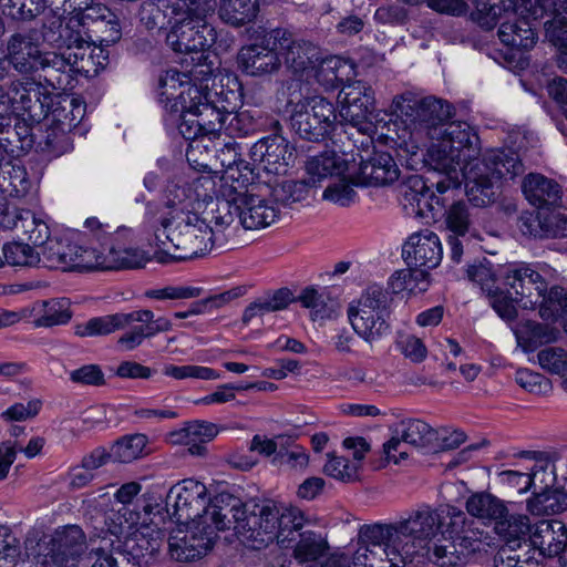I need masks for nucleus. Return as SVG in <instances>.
<instances>
[{"label": "nucleus", "instance_id": "5701e85b", "mask_svg": "<svg viewBox=\"0 0 567 567\" xmlns=\"http://www.w3.org/2000/svg\"><path fill=\"white\" fill-rule=\"evenodd\" d=\"M402 256L409 267L429 270L437 267L443 257L439 236L429 229L410 235L403 245Z\"/></svg>", "mask_w": 567, "mask_h": 567}, {"label": "nucleus", "instance_id": "ddd939ff", "mask_svg": "<svg viewBox=\"0 0 567 567\" xmlns=\"http://www.w3.org/2000/svg\"><path fill=\"white\" fill-rule=\"evenodd\" d=\"M85 535L76 525L54 530L35 558L38 567H76L85 553Z\"/></svg>", "mask_w": 567, "mask_h": 567}, {"label": "nucleus", "instance_id": "8fccbe9b", "mask_svg": "<svg viewBox=\"0 0 567 567\" xmlns=\"http://www.w3.org/2000/svg\"><path fill=\"white\" fill-rule=\"evenodd\" d=\"M539 10L554 14L551 20L545 22L546 37L559 49H567V19L559 14L560 10L567 9L564 1L559 7L555 0H537Z\"/></svg>", "mask_w": 567, "mask_h": 567}, {"label": "nucleus", "instance_id": "a18cd8bd", "mask_svg": "<svg viewBox=\"0 0 567 567\" xmlns=\"http://www.w3.org/2000/svg\"><path fill=\"white\" fill-rule=\"evenodd\" d=\"M13 229L21 233L24 236V239L35 246L49 244L50 228L47 221L41 217H38L32 210H18L14 216Z\"/></svg>", "mask_w": 567, "mask_h": 567}, {"label": "nucleus", "instance_id": "2eb2a0df", "mask_svg": "<svg viewBox=\"0 0 567 567\" xmlns=\"http://www.w3.org/2000/svg\"><path fill=\"white\" fill-rule=\"evenodd\" d=\"M436 435V431L421 420H402L392 427V436L383 444V455L388 462L400 464L408 458L410 447L430 446Z\"/></svg>", "mask_w": 567, "mask_h": 567}, {"label": "nucleus", "instance_id": "4be33fe9", "mask_svg": "<svg viewBox=\"0 0 567 567\" xmlns=\"http://www.w3.org/2000/svg\"><path fill=\"white\" fill-rule=\"evenodd\" d=\"M8 60L20 73H32L51 65V53H42L37 33L12 34L8 41Z\"/></svg>", "mask_w": 567, "mask_h": 567}, {"label": "nucleus", "instance_id": "58836bf2", "mask_svg": "<svg viewBox=\"0 0 567 567\" xmlns=\"http://www.w3.org/2000/svg\"><path fill=\"white\" fill-rule=\"evenodd\" d=\"M517 343L525 352L534 351L538 347L555 342L559 339L560 331L548 323L534 320L520 321L514 330Z\"/></svg>", "mask_w": 567, "mask_h": 567}, {"label": "nucleus", "instance_id": "f03ea898", "mask_svg": "<svg viewBox=\"0 0 567 567\" xmlns=\"http://www.w3.org/2000/svg\"><path fill=\"white\" fill-rule=\"evenodd\" d=\"M210 523L178 524L168 538L173 559L188 561L205 555L213 546L218 532L230 528L248 548L260 550L274 539L282 545L292 540V530L300 527L301 514L292 508L275 504H254L250 509L234 495L219 493L206 512Z\"/></svg>", "mask_w": 567, "mask_h": 567}, {"label": "nucleus", "instance_id": "f3484780", "mask_svg": "<svg viewBox=\"0 0 567 567\" xmlns=\"http://www.w3.org/2000/svg\"><path fill=\"white\" fill-rule=\"evenodd\" d=\"M340 117L360 133L370 134L373 125L370 115L374 109V94L370 86L361 81L344 85L339 92Z\"/></svg>", "mask_w": 567, "mask_h": 567}, {"label": "nucleus", "instance_id": "4468645a", "mask_svg": "<svg viewBox=\"0 0 567 567\" xmlns=\"http://www.w3.org/2000/svg\"><path fill=\"white\" fill-rule=\"evenodd\" d=\"M59 22L56 41L64 45V50L60 53H51V65L56 69H62L65 65L76 72L89 73V64L92 58L90 42L82 34L81 20L79 14L70 16L66 18L65 23L60 18L51 22V28Z\"/></svg>", "mask_w": 567, "mask_h": 567}, {"label": "nucleus", "instance_id": "f8f14e48", "mask_svg": "<svg viewBox=\"0 0 567 567\" xmlns=\"http://www.w3.org/2000/svg\"><path fill=\"white\" fill-rule=\"evenodd\" d=\"M215 502V496L209 499L207 487L204 483L185 478L172 486L167 494V506H171L172 515L178 524L210 523L206 512Z\"/></svg>", "mask_w": 567, "mask_h": 567}, {"label": "nucleus", "instance_id": "a19ab883", "mask_svg": "<svg viewBox=\"0 0 567 567\" xmlns=\"http://www.w3.org/2000/svg\"><path fill=\"white\" fill-rule=\"evenodd\" d=\"M30 315L35 327L50 328L65 324L72 318L70 301L65 298L42 300L33 303Z\"/></svg>", "mask_w": 567, "mask_h": 567}, {"label": "nucleus", "instance_id": "9b49d317", "mask_svg": "<svg viewBox=\"0 0 567 567\" xmlns=\"http://www.w3.org/2000/svg\"><path fill=\"white\" fill-rule=\"evenodd\" d=\"M337 113L334 105L323 96H311L291 105V128L301 138L320 141L334 128Z\"/></svg>", "mask_w": 567, "mask_h": 567}, {"label": "nucleus", "instance_id": "0e129e2a", "mask_svg": "<svg viewBox=\"0 0 567 567\" xmlns=\"http://www.w3.org/2000/svg\"><path fill=\"white\" fill-rule=\"evenodd\" d=\"M323 472L328 476L341 482H353L359 477V466L357 463H352L334 454H328V461L323 466Z\"/></svg>", "mask_w": 567, "mask_h": 567}, {"label": "nucleus", "instance_id": "ea45409f", "mask_svg": "<svg viewBox=\"0 0 567 567\" xmlns=\"http://www.w3.org/2000/svg\"><path fill=\"white\" fill-rule=\"evenodd\" d=\"M219 433L218 426L206 421H194L187 423L183 429L172 432L171 439L174 443H183L188 446L193 455L205 453V443L212 441Z\"/></svg>", "mask_w": 567, "mask_h": 567}, {"label": "nucleus", "instance_id": "39448f33", "mask_svg": "<svg viewBox=\"0 0 567 567\" xmlns=\"http://www.w3.org/2000/svg\"><path fill=\"white\" fill-rule=\"evenodd\" d=\"M427 523L408 518L393 524L364 525L358 534L352 557L354 567H404L426 549L419 533L429 530Z\"/></svg>", "mask_w": 567, "mask_h": 567}, {"label": "nucleus", "instance_id": "72a5a7b5", "mask_svg": "<svg viewBox=\"0 0 567 567\" xmlns=\"http://www.w3.org/2000/svg\"><path fill=\"white\" fill-rule=\"evenodd\" d=\"M81 20V29L85 27L86 21H91L87 29L96 34V41L100 43L112 44L121 38V24L117 16L109 8L102 4L85 6Z\"/></svg>", "mask_w": 567, "mask_h": 567}, {"label": "nucleus", "instance_id": "6e6552de", "mask_svg": "<svg viewBox=\"0 0 567 567\" xmlns=\"http://www.w3.org/2000/svg\"><path fill=\"white\" fill-rule=\"evenodd\" d=\"M391 293L379 285L365 288L347 308L354 333L372 344L390 332Z\"/></svg>", "mask_w": 567, "mask_h": 567}, {"label": "nucleus", "instance_id": "aec40b11", "mask_svg": "<svg viewBox=\"0 0 567 567\" xmlns=\"http://www.w3.org/2000/svg\"><path fill=\"white\" fill-rule=\"evenodd\" d=\"M502 277L508 293L515 295L516 302L524 309H536L537 300L545 291L547 284L543 276L529 264H513L507 266Z\"/></svg>", "mask_w": 567, "mask_h": 567}, {"label": "nucleus", "instance_id": "4c0bfd02", "mask_svg": "<svg viewBox=\"0 0 567 567\" xmlns=\"http://www.w3.org/2000/svg\"><path fill=\"white\" fill-rule=\"evenodd\" d=\"M41 84L34 80H17L11 83L9 102L22 115L27 113L35 120L40 116L43 104L40 102Z\"/></svg>", "mask_w": 567, "mask_h": 567}, {"label": "nucleus", "instance_id": "b1692460", "mask_svg": "<svg viewBox=\"0 0 567 567\" xmlns=\"http://www.w3.org/2000/svg\"><path fill=\"white\" fill-rule=\"evenodd\" d=\"M274 40L278 42L279 56L282 55L288 68L309 81L318 62L319 49L310 42L291 40L290 34L282 30L274 31Z\"/></svg>", "mask_w": 567, "mask_h": 567}, {"label": "nucleus", "instance_id": "9d476101", "mask_svg": "<svg viewBox=\"0 0 567 567\" xmlns=\"http://www.w3.org/2000/svg\"><path fill=\"white\" fill-rule=\"evenodd\" d=\"M189 75L177 70H167L158 79V99L171 114H179V133L186 140L205 137L195 103L187 97Z\"/></svg>", "mask_w": 567, "mask_h": 567}, {"label": "nucleus", "instance_id": "e2e57ef3", "mask_svg": "<svg viewBox=\"0 0 567 567\" xmlns=\"http://www.w3.org/2000/svg\"><path fill=\"white\" fill-rule=\"evenodd\" d=\"M168 0H145L141 4L138 17L146 29L153 30L165 24Z\"/></svg>", "mask_w": 567, "mask_h": 567}, {"label": "nucleus", "instance_id": "79ce46f5", "mask_svg": "<svg viewBox=\"0 0 567 567\" xmlns=\"http://www.w3.org/2000/svg\"><path fill=\"white\" fill-rule=\"evenodd\" d=\"M520 12L523 14V4L519 0H499L498 3H486L481 1L477 4L473 19L484 29L491 30L503 21L511 20Z\"/></svg>", "mask_w": 567, "mask_h": 567}, {"label": "nucleus", "instance_id": "2f4dec72", "mask_svg": "<svg viewBox=\"0 0 567 567\" xmlns=\"http://www.w3.org/2000/svg\"><path fill=\"white\" fill-rule=\"evenodd\" d=\"M208 86L187 84V97L195 103L197 115H199V124L203 125L204 134L209 140L219 138L221 131L225 130L226 112L216 107L208 100Z\"/></svg>", "mask_w": 567, "mask_h": 567}, {"label": "nucleus", "instance_id": "4d7b16f0", "mask_svg": "<svg viewBox=\"0 0 567 567\" xmlns=\"http://www.w3.org/2000/svg\"><path fill=\"white\" fill-rule=\"evenodd\" d=\"M413 100L414 102H423L426 97L424 99H415L414 96H412L411 94H403V95H400V96H396L394 100H393V109H394V112L399 115V117L401 118L402 123L404 124V128L402 131V134L399 135L398 137V142H396V146H398V154L399 156L401 157H405L406 158V162L409 163L410 162V165H413V163L415 162L414 161V157H417L419 156V152L424 147L425 148V153L422 154V161L425 165H427L431 169L434 171L433 167H431L426 161H425V157H426V154H427V150H429V146L431 145L432 141L430 138H426L424 140L422 143H420V146H419V150L416 151V153H411V152H408V150H405V147H403V142L405 141H410L412 138L411 136V133H412V127L410 126V124L408 123V120H406V116L401 112V109H400V101L401 100ZM435 172H437L435 169Z\"/></svg>", "mask_w": 567, "mask_h": 567}, {"label": "nucleus", "instance_id": "473e14b6", "mask_svg": "<svg viewBox=\"0 0 567 567\" xmlns=\"http://www.w3.org/2000/svg\"><path fill=\"white\" fill-rule=\"evenodd\" d=\"M425 543V555H417L414 563L424 564L426 560L441 567H454L464 561L463 554L453 536L447 534L446 526L429 537Z\"/></svg>", "mask_w": 567, "mask_h": 567}, {"label": "nucleus", "instance_id": "bf43d9fd", "mask_svg": "<svg viewBox=\"0 0 567 567\" xmlns=\"http://www.w3.org/2000/svg\"><path fill=\"white\" fill-rule=\"evenodd\" d=\"M146 444L147 437L144 434L124 436L111 447L112 460L130 463L143 455Z\"/></svg>", "mask_w": 567, "mask_h": 567}, {"label": "nucleus", "instance_id": "1a4fd4ad", "mask_svg": "<svg viewBox=\"0 0 567 567\" xmlns=\"http://www.w3.org/2000/svg\"><path fill=\"white\" fill-rule=\"evenodd\" d=\"M414 520L427 523L429 530L419 533L421 542L425 546L426 539L435 535L439 529L446 526L447 534L453 536L456 544L466 558L468 555L482 550L484 542L482 539L483 533L473 529L467 525L465 514L450 505H443L437 508H431L423 505L412 513Z\"/></svg>", "mask_w": 567, "mask_h": 567}, {"label": "nucleus", "instance_id": "6e6d98bb", "mask_svg": "<svg viewBox=\"0 0 567 567\" xmlns=\"http://www.w3.org/2000/svg\"><path fill=\"white\" fill-rule=\"evenodd\" d=\"M389 285L394 293L402 291L409 293L422 292L429 287V272L414 267L401 269L391 276Z\"/></svg>", "mask_w": 567, "mask_h": 567}, {"label": "nucleus", "instance_id": "774afa93", "mask_svg": "<svg viewBox=\"0 0 567 567\" xmlns=\"http://www.w3.org/2000/svg\"><path fill=\"white\" fill-rule=\"evenodd\" d=\"M164 374L172 377L176 380H183L187 378L199 379V380H216L220 378V374L214 369L202 365H166L164 368Z\"/></svg>", "mask_w": 567, "mask_h": 567}, {"label": "nucleus", "instance_id": "c756f323", "mask_svg": "<svg viewBox=\"0 0 567 567\" xmlns=\"http://www.w3.org/2000/svg\"><path fill=\"white\" fill-rule=\"evenodd\" d=\"M163 544L164 534L156 525L137 524L116 554L120 555L122 563L127 559L135 563L142 557L155 555Z\"/></svg>", "mask_w": 567, "mask_h": 567}, {"label": "nucleus", "instance_id": "864d4df0", "mask_svg": "<svg viewBox=\"0 0 567 567\" xmlns=\"http://www.w3.org/2000/svg\"><path fill=\"white\" fill-rule=\"evenodd\" d=\"M536 309L543 319L557 321L567 315V291L559 286L548 288L546 284L545 291L537 300Z\"/></svg>", "mask_w": 567, "mask_h": 567}, {"label": "nucleus", "instance_id": "a878e982", "mask_svg": "<svg viewBox=\"0 0 567 567\" xmlns=\"http://www.w3.org/2000/svg\"><path fill=\"white\" fill-rule=\"evenodd\" d=\"M533 527L528 516L524 514H506L495 524L496 534L504 540L505 545L495 557L496 567H504L505 560L508 566H516L519 563L517 557L511 556L507 551L515 550L530 536Z\"/></svg>", "mask_w": 567, "mask_h": 567}, {"label": "nucleus", "instance_id": "c85d7f7f", "mask_svg": "<svg viewBox=\"0 0 567 567\" xmlns=\"http://www.w3.org/2000/svg\"><path fill=\"white\" fill-rule=\"evenodd\" d=\"M523 4V14L518 12L511 20L503 21L498 29V38L507 47L529 50L537 40V37L528 22V18L539 17L537 7H532V0H519Z\"/></svg>", "mask_w": 567, "mask_h": 567}, {"label": "nucleus", "instance_id": "393cba45", "mask_svg": "<svg viewBox=\"0 0 567 567\" xmlns=\"http://www.w3.org/2000/svg\"><path fill=\"white\" fill-rule=\"evenodd\" d=\"M445 177L435 183V190H433L421 176H412L405 184L403 197L412 207L413 212L420 217L434 218L445 207L446 198L444 194L449 190L457 189L458 187L449 188L444 192H439L437 184L446 182L449 176L442 173Z\"/></svg>", "mask_w": 567, "mask_h": 567}, {"label": "nucleus", "instance_id": "e433bc0d", "mask_svg": "<svg viewBox=\"0 0 567 567\" xmlns=\"http://www.w3.org/2000/svg\"><path fill=\"white\" fill-rule=\"evenodd\" d=\"M527 200L539 208L556 205L561 198V188L557 182L540 174H528L523 183Z\"/></svg>", "mask_w": 567, "mask_h": 567}, {"label": "nucleus", "instance_id": "603ef678", "mask_svg": "<svg viewBox=\"0 0 567 567\" xmlns=\"http://www.w3.org/2000/svg\"><path fill=\"white\" fill-rule=\"evenodd\" d=\"M527 511L533 515H551L567 508V494L558 488L537 491L527 499Z\"/></svg>", "mask_w": 567, "mask_h": 567}, {"label": "nucleus", "instance_id": "09e8293b", "mask_svg": "<svg viewBox=\"0 0 567 567\" xmlns=\"http://www.w3.org/2000/svg\"><path fill=\"white\" fill-rule=\"evenodd\" d=\"M291 301L292 295L288 289H279L272 295L258 298L246 307L243 313V322L248 324L252 320L264 317L266 313L284 310Z\"/></svg>", "mask_w": 567, "mask_h": 567}, {"label": "nucleus", "instance_id": "de8ad7c7", "mask_svg": "<svg viewBox=\"0 0 567 567\" xmlns=\"http://www.w3.org/2000/svg\"><path fill=\"white\" fill-rule=\"evenodd\" d=\"M258 11V0H221L218 14L225 23L241 27L254 21Z\"/></svg>", "mask_w": 567, "mask_h": 567}, {"label": "nucleus", "instance_id": "0eeeda50", "mask_svg": "<svg viewBox=\"0 0 567 567\" xmlns=\"http://www.w3.org/2000/svg\"><path fill=\"white\" fill-rule=\"evenodd\" d=\"M172 327V322L167 318L155 319L152 310L140 309L127 313L118 312L92 318L78 326L75 333L79 337H95L126 329L117 339L116 344L123 351H133L142 346L145 339L171 331Z\"/></svg>", "mask_w": 567, "mask_h": 567}, {"label": "nucleus", "instance_id": "412c9836", "mask_svg": "<svg viewBox=\"0 0 567 567\" xmlns=\"http://www.w3.org/2000/svg\"><path fill=\"white\" fill-rule=\"evenodd\" d=\"M250 157L271 175H285L296 162V148L284 136L262 137L250 148Z\"/></svg>", "mask_w": 567, "mask_h": 567}, {"label": "nucleus", "instance_id": "338daca9", "mask_svg": "<svg viewBox=\"0 0 567 567\" xmlns=\"http://www.w3.org/2000/svg\"><path fill=\"white\" fill-rule=\"evenodd\" d=\"M515 381L522 389L532 394L545 395L551 391L550 380L529 369H518Z\"/></svg>", "mask_w": 567, "mask_h": 567}, {"label": "nucleus", "instance_id": "423d86ee", "mask_svg": "<svg viewBox=\"0 0 567 567\" xmlns=\"http://www.w3.org/2000/svg\"><path fill=\"white\" fill-rule=\"evenodd\" d=\"M151 256L142 249L124 247L112 239L104 250L80 241H54L44 251L50 269L63 271L118 270L144 267Z\"/></svg>", "mask_w": 567, "mask_h": 567}, {"label": "nucleus", "instance_id": "13d9d810", "mask_svg": "<svg viewBox=\"0 0 567 567\" xmlns=\"http://www.w3.org/2000/svg\"><path fill=\"white\" fill-rule=\"evenodd\" d=\"M347 66V62L339 56H329L320 59L315 64V70L310 73V79H316L317 82L326 87H336L343 81L342 70Z\"/></svg>", "mask_w": 567, "mask_h": 567}, {"label": "nucleus", "instance_id": "49530a36", "mask_svg": "<svg viewBox=\"0 0 567 567\" xmlns=\"http://www.w3.org/2000/svg\"><path fill=\"white\" fill-rule=\"evenodd\" d=\"M466 511L470 515L486 520L498 519L507 514V507L504 502L489 493H475L466 501Z\"/></svg>", "mask_w": 567, "mask_h": 567}, {"label": "nucleus", "instance_id": "c9c22d12", "mask_svg": "<svg viewBox=\"0 0 567 567\" xmlns=\"http://www.w3.org/2000/svg\"><path fill=\"white\" fill-rule=\"evenodd\" d=\"M350 162L343 154L334 151H326L321 154L311 156L305 164L307 179L311 186L316 187L326 179H334L343 176L350 171Z\"/></svg>", "mask_w": 567, "mask_h": 567}, {"label": "nucleus", "instance_id": "cd10ccee", "mask_svg": "<svg viewBox=\"0 0 567 567\" xmlns=\"http://www.w3.org/2000/svg\"><path fill=\"white\" fill-rule=\"evenodd\" d=\"M265 42L267 45L251 44L240 49L238 63L246 74L261 76L277 71L281 65L278 42L274 40V32Z\"/></svg>", "mask_w": 567, "mask_h": 567}, {"label": "nucleus", "instance_id": "dca6fc26", "mask_svg": "<svg viewBox=\"0 0 567 567\" xmlns=\"http://www.w3.org/2000/svg\"><path fill=\"white\" fill-rule=\"evenodd\" d=\"M138 513L122 506L118 509L104 511L102 520L95 517L94 534L91 539L97 538L101 545L96 548L99 555H109L107 551H115L123 546L128 536L138 523Z\"/></svg>", "mask_w": 567, "mask_h": 567}, {"label": "nucleus", "instance_id": "a211bd4d", "mask_svg": "<svg viewBox=\"0 0 567 567\" xmlns=\"http://www.w3.org/2000/svg\"><path fill=\"white\" fill-rule=\"evenodd\" d=\"M245 169L247 167L245 166ZM247 173V192L241 196L238 210L239 224L247 230H260L275 224L280 217L279 206L266 189L250 184V173Z\"/></svg>", "mask_w": 567, "mask_h": 567}, {"label": "nucleus", "instance_id": "6ab92c4d", "mask_svg": "<svg viewBox=\"0 0 567 567\" xmlns=\"http://www.w3.org/2000/svg\"><path fill=\"white\" fill-rule=\"evenodd\" d=\"M168 45L178 53H203L217 42V30L206 20L181 17L166 37Z\"/></svg>", "mask_w": 567, "mask_h": 567}, {"label": "nucleus", "instance_id": "37998d69", "mask_svg": "<svg viewBox=\"0 0 567 567\" xmlns=\"http://www.w3.org/2000/svg\"><path fill=\"white\" fill-rule=\"evenodd\" d=\"M290 548H292L291 556L297 563L312 565L327 555L329 544L321 534L306 530L299 533V539H296Z\"/></svg>", "mask_w": 567, "mask_h": 567}, {"label": "nucleus", "instance_id": "c03bdc74", "mask_svg": "<svg viewBox=\"0 0 567 567\" xmlns=\"http://www.w3.org/2000/svg\"><path fill=\"white\" fill-rule=\"evenodd\" d=\"M305 308L311 310L313 320L330 319L340 310L339 301L331 296L327 288H305L298 297Z\"/></svg>", "mask_w": 567, "mask_h": 567}, {"label": "nucleus", "instance_id": "052dcab7", "mask_svg": "<svg viewBox=\"0 0 567 567\" xmlns=\"http://www.w3.org/2000/svg\"><path fill=\"white\" fill-rule=\"evenodd\" d=\"M311 184L308 179L302 181H286L272 189V199L279 204L287 206L293 203H299L308 197Z\"/></svg>", "mask_w": 567, "mask_h": 567}, {"label": "nucleus", "instance_id": "680f3d73", "mask_svg": "<svg viewBox=\"0 0 567 567\" xmlns=\"http://www.w3.org/2000/svg\"><path fill=\"white\" fill-rule=\"evenodd\" d=\"M537 363L551 374H567V351L560 347H546L538 351Z\"/></svg>", "mask_w": 567, "mask_h": 567}, {"label": "nucleus", "instance_id": "7c9ffc66", "mask_svg": "<svg viewBox=\"0 0 567 567\" xmlns=\"http://www.w3.org/2000/svg\"><path fill=\"white\" fill-rule=\"evenodd\" d=\"M518 228L524 235L534 237H565L567 236V209L543 208L537 215L520 216Z\"/></svg>", "mask_w": 567, "mask_h": 567}, {"label": "nucleus", "instance_id": "3c124183", "mask_svg": "<svg viewBox=\"0 0 567 567\" xmlns=\"http://www.w3.org/2000/svg\"><path fill=\"white\" fill-rule=\"evenodd\" d=\"M354 165L350 166V171L344 173L343 176L336 177L326 187L322 198L327 202L333 203L341 207H347L354 203L357 193L353 188L358 183V174L353 171Z\"/></svg>", "mask_w": 567, "mask_h": 567}, {"label": "nucleus", "instance_id": "bb28decb", "mask_svg": "<svg viewBox=\"0 0 567 567\" xmlns=\"http://www.w3.org/2000/svg\"><path fill=\"white\" fill-rule=\"evenodd\" d=\"M530 544L544 557H558L561 567H567V527L557 519L536 523L529 536Z\"/></svg>", "mask_w": 567, "mask_h": 567}, {"label": "nucleus", "instance_id": "7ed1b4c3", "mask_svg": "<svg viewBox=\"0 0 567 567\" xmlns=\"http://www.w3.org/2000/svg\"><path fill=\"white\" fill-rule=\"evenodd\" d=\"M182 189L179 182L167 186L165 205L168 213L151 226L148 241L156 247L154 258L161 264L202 257L214 246V230L207 225V216H200L188 197L175 203Z\"/></svg>", "mask_w": 567, "mask_h": 567}, {"label": "nucleus", "instance_id": "f704fd0d", "mask_svg": "<svg viewBox=\"0 0 567 567\" xmlns=\"http://www.w3.org/2000/svg\"><path fill=\"white\" fill-rule=\"evenodd\" d=\"M358 183L361 185L383 186L395 182L400 171L393 157L388 153H374L359 164Z\"/></svg>", "mask_w": 567, "mask_h": 567}, {"label": "nucleus", "instance_id": "5fc2aeb1", "mask_svg": "<svg viewBox=\"0 0 567 567\" xmlns=\"http://www.w3.org/2000/svg\"><path fill=\"white\" fill-rule=\"evenodd\" d=\"M61 240L62 239H55V241ZM52 243H54V240H50L49 244L42 248L41 252H35L28 244L10 243L3 246V258L10 266L30 267L42 264L43 267L50 268L44 262V251Z\"/></svg>", "mask_w": 567, "mask_h": 567}, {"label": "nucleus", "instance_id": "20e7f679", "mask_svg": "<svg viewBox=\"0 0 567 567\" xmlns=\"http://www.w3.org/2000/svg\"><path fill=\"white\" fill-rule=\"evenodd\" d=\"M221 158L226 169L220 174L203 175L193 181H178L183 189L177 193V200L185 202L188 196L200 216H207V225H214L216 231H223L238 218L241 196L247 192V173L240 168L243 162H237L238 153L230 142L224 143Z\"/></svg>", "mask_w": 567, "mask_h": 567}, {"label": "nucleus", "instance_id": "69168bd1", "mask_svg": "<svg viewBox=\"0 0 567 567\" xmlns=\"http://www.w3.org/2000/svg\"><path fill=\"white\" fill-rule=\"evenodd\" d=\"M472 214L465 202H456L445 212L447 228L456 236H464L471 225Z\"/></svg>", "mask_w": 567, "mask_h": 567}, {"label": "nucleus", "instance_id": "f257e3e1", "mask_svg": "<svg viewBox=\"0 0 567 567\" xmlns=\"http://www.w3.org/2000/svg\"><path fill=\"white\" fill-rule=\"evenodd\" d=\"M399 103L412 127V138L403 142V147L416 153L420 143L430 138L425 161L449 176L437 184L439 192L460 187L464 181L468 200L486 206L494 202L501 179H513L524 172L522 161L511 150H491L480 158L476 132L466 122L450 121L453 107L446 101L427 96L423 102L403 99Z\"/></svg>", "mask_w": 567, "mask_h": 567}]
</instances>
